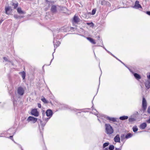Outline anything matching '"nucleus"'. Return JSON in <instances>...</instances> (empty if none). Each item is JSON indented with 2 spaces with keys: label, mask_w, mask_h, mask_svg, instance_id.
<instances>
[{
  "label": "nucleus",
  "mask_w": 150,
  "mask_h": 150,
  "mask_svg": "<svg viewBox=\"0 0 150 150\" xmlns=\"http://www.w3.org/2000/svg\"><path fill=\"white\" fill-rule=\"evenodd\" d=\"M106 132L107 134H111L113 133L114 130L111 126L109 124H106L105 125Z\"/></svg>",
  "instance_id": "obj_1"
},
{
  "label": "nucleus",
  "mask_w": 150,
  "mask_h": 150,
  "mask_svg": "<svg viewBox=\"0 0 150 150\" xmlns=\"http://www.w3.org/2000/svg\"><path fill=\"white\" fill-rule=\"evenodd\" d=\"M133 8L135 9L142 8V6L139 4V2L138 1H136L134 5Z\"/></svg>",
  "instance_id": "obj_2"
},
{
  "label": "nucleus",
  "mask_w": 150,
  "mask_h": 150,
  "mask_svg": "<svg viewBox=\"0 0 150 150\" xmlns=\"http://www.w3.org/2000/svg\"><path fill=\"white\" fill-rule=\"evenodd\" d=\"M142 108H143V110L144 111L146 108L147 107V103L146 100L144 98H143L142 101Z\"/></svg>",
  "instance_id": "obj_3"
},
{
  "label": "nucleus",
  "mask_w": 150,
  "mask_h": 150,
  "mask_svg": "<svg viewBox=\"0 0 150 150\" xmlns=\"http://www.w3.org/2000/svg\"><path fill=\"white\" fill-rule=\"evenodd\" d=\"M46 115L47 117H49V118H47V121L51 117L52 115V112L50 110H48L46 112Z\"/></svg>",
  "instance_id": "obj_4"
},
{
  "label": "nucleus",
  "mask_w": 150,
  "mask_h": 150,
  "mask_svg": "<svg viewBox=\"0 0 150 150\" xmlns=\"http://www.w3.org/2000/svg\"><path fill=\"white\" fill-rule=\"evenodd\" d=\"M17 91L19 95H23L24 93V90L23 88L19 87L18 88Z\"/></svg>",
  "instance_id": "obj_5"
},
{
  "label": "nucleus",
  "mask_w": 150,
  "mask_h": 150,
  "mask_svg": "<svg viewBox=\"0 0 150 150\" xmlns=\"http://www.w3.org/2000/svg\"><path fill=\"white\" fill-rule=\"evenodd\" d=\"M53 43L54 48L55 46L56 48L58 47L60 45V43L59 41H57V40L54 39L53 41Z\"/></svg>",
  "instance_id": "obj_6"
},
{
  "label": "nucleus",
  "mask_w": 150,
  "mask_h": 150,
  "mask_svg": "<svg viewBox=\"0 0 150 150\" xmlns=\"http://www.w3.org/2000/svg\"><path fill=\"white\" fill-rule=\"evenodd\" d=\"M31 114L35 116H38V113L37 109H33L31 112Z\"/></svg>",
  "instance_id": "obj_7"
},
{
  "label": "nucleus",
  "mask_w": 150,
  "mask_h": 150,
  "mask_svg": "<svg viewBox=\"0 0 150 150\" xmlns=\"http://www.w3.org/2000/svg\"><path fill=\"white\" fill-rule=\"evenodd\" d=\"M145 85L146 88L149 89L150 88V80H146L145 82Z\"/></svg>",
  "instance_id": "obj_8"
},
{
  "label": "nucleus",
  "mask_w": 150,
  "mask_h": 150,
  "mask_svg": "<svg viewBox=\"0 0 150 150\" xmlns=\"http://www.w3.org/2000/svg\"><path fill=\"white\" fill-rule=\"evenodd\" d=\"M27 120L28 121H32L33 123H35L37 120V118L30 116L28 117Z\"/></svg>",
  "instance_id": "obj_9"
},
{
  "label": "nucleus",
  "mask_w": 150,
  "mask_h": 150,
  "mask_svg": "<svg viewBox=\"0 0 150 150\" xmlns=\"http://www.w3.org/2000/svg\"><path fill=\"white\" fill-rule=\"evenodd\" d=\"M104 117H106V118L109 120L110 121H111L113 122H115L116 121V118L114 117H110L108 116H105Z\"/></svg>",
  "instance_id": "obj_10"
},
{
  "label": "nucleus",
  "mask_w": 150,
  "mask_h": 150,
  "mask_svg": "<svg viewBox=\"0 0 150 150\" xmlns=\"http://www.w3.org/2000/svg\"><path fill=\"white\" fill-rule=\"evenodd\" d=\"M114 141L116 142H120V138L119 135L117 134L114 138Z\"/></svg>",
  "instance_id": "obj_11"
},
{
  "label": "nucleus",
  "mask_w": 150,
  "mask_h": 150,
  "mask_svg": "<svg viewBox=\"0 0 150 150\" xmlns=\"http://www.w3.org/2000/svg\"><path fill=\"white\" fill-rule=\"evenodd\" d=\"M147 125L146 123L144 122L141 124L139 128L141 129H144L146 127Z\"/></svg>",
  "instance_id": "obj_12"
},
{
  "label": "nucleus",
  "mask_w": 150,
  "mask_h": 150,
  "mask_svg": "<svg viewBox=\"0 0 150 150\" xmlns=\"http://www.w3.org/2000/svg\"><path fill=\"white\" fill-rule=\"evenodd\" d=\"M11 10V8L9 6L6 7L5 8V10L6 12V13L7 15L9 14L10 13L9 11H10Z\"/></svg>",
  "instance_id": "obj_13"
},
{
  "label": "nucleus",
  "mask_w": 150,
  "mask_h": 150,
  "mask_svg": "<svg viewBox=\"0 0 150 150\" xmlns=\"http://www.w3.org/2000/svg\"><path fill=\"white\" fill-rule=\"evenodd\" d=\"M86 38L93 44H96V42L95 40L92 38L90 37H86Z\"/></svg>",
  "instance_id": "obj_14"
},
{
  "label": "nucleus",
  "mask_w": 150,
  "mask_h": 150,
  "mask_svg": "<svg viewBox=\"0 0 150 150\" xmlns=\"http://www.w3.org/2000/svg\"><path fill=\"white\" fill-rule=\"evenodd\" d=\"M132 73L134 74V76L138 80L140 79L141 78V77L140 75L136 73H134L133 72H132Z\"/></svg>",
  "instance_id": "obj_15"
},
{
  "label": "nucleus",
  "mask_w": 150,
  "mask_h": 150,
  "mask_svg": "<svg viewBox=\"0 0 150 150\" xmlns=\"http://www.w3.org/2000/svg\"><path fill=\"white\" fill-rule=\"evenodd\" d=\"M17 11L18 13L20 14H22L25 13L23 11L20 7H18L17 8Z\"/></svg>",
  "instance_id": "obj_16"
},
{
  "label": "nucleus",
  "mask_w": 150,
  "mask_h": 150,
  "mask_svg": "<svg viewBox=\"0 0 150 150\" xmlns=\"http://www.w3.org/2000/svg\"><path fill=\"white\" fill-rule=\"evenodd\" d=\"M73 21L75 23H78L79 22V19L77 17L75 16L73 18Z\"/></svg>",
  "instance_id": "obj_17"
},
{
  "label": "nucleus",
  "mask_w": 150,
  "mask_h": 150,
  "mask_svg": "<svg viewBox=\"0 0 150 150\" xmlns=\"http://www.w3.org/2000/svg\"><path fill=\"white\" fill-rule=\"evenodd\" d=\"M129 122H132L135 121L136 120V119L133 117L132 116H131L129 119Z\"/></svg>",
  "instance_id": "obj_18"
},
{
  "label": "nucleus",
  "mask_w": 150,
  "mask_h": 150,
  "mask_svg": "<svg viewBox=\"0 0 150 150\" xmlns=\"http://www.w3.org/2000/svg\"><path fill=\"white\" fill-rule=\"evenodd\" d=\"M128 118V117L127 116H123L120 117L119 119L121 120H124L127 119Z\"/></svg>",
  "instance_id": "obj_19"
},
{
  "label": "nucleus",
  "mask_w": 150,
  "mask_h": 150,
  "mask_svg": "<svg viewBox=\"0 0 150 150\" xmlns=\"http://www.w3.org/2000/svg\"><path fill=\"white\" fill-rule=\"evenodd\" d=\"M20 74L21 75L23 79H24L25 76V72L23 71L20 72Z\"/></svg>",
  "instance_id": "obj_20"
},
{
  "label": "nucleus",
  "mask_w": 150,
  "mask_h": 150,
  "mask_svg": "<svg viewBox=\"0 0 150 150\" xmlns=\"http://www.w3.org/2000/svg\"><path fill=\"white\" fill-rule=\"evenodd\" d=\"M56 10V7L55 6H52V7L51 10V11L53 12H54Z\"/></svg>",
  "instance_id": "obj_21"
},
{
  "label": "nucleus",
  "mask_w": 150,
  "mask_h": 150,
  "mask_svg": "<svg viewBox=\"0 0 150 150\" xmlns=\"http://www.w3.org/2000/svg\"><path fill=\"white\" fill-rule=\"evenodd\" d=\"M132 136V134L131 133H129L127 134L125 138L126 139L129 138L131 137Z\"/></svg>",
  "instance_id": "obj_22"
},
{
  "label": "nucleus",
  "mask_w": 150,
  "mask_h": 150,
  "mask_svg": "<svg viewBox=\"0 0 150 150\" xmlns=\"http://www.w3.org/2000/svg\"><path fill=\"white\" fill-rule=\"evenodd\" d=\"M132 129L134 132H135L138 130V129L137 126H134L133 127Z\"/></svg>",
  "instance_id": "obj_23"
},
{
  "label": "nucleus",
  "mask_w": 150,
  "mask_h": 150,
  "mask_svg": "<svg viewBox=\"0 0 150 150\" xmlns=\"http://www.w3.org/2000/svg\"><path fill=\"white\" fill-rule=\"evenodd\" d=\"M61 10H62V11L64 12L65 13L66 11L67 10V8L64 7H62V8L61 9Z\"/></svg>",
  "instance_id": "obj_24"
},
{
  "label": "nucleus",
  "mask_w": 150,
  "mask_h": 150,
  "mask_svg": "<svg viewBox=\"0 0 150 150\" xmlns=\"http://www.w3.org/2000/svg\"><path fill=\"white\" fill-rule=\"evenodd\" d=\"M13 6H14V8H16L18 6V3H13Z\"/></svg>",
  "instance_id": "obj_25"
},
{
  "label": "nucleus",
  "mask_w": 150,
  "mask_h": 150,
  "mask_svg": "<svg viewBox=\"0 0 150 150\" xmlns=\"http://www.w3.org/2000/svg\"><path fill=\"white\" fill-rule=\"evenodd\" d=\"M109 143L108 142L104 143L103 144V148H105L106 146H107L109 145Z\"/></svg>",
  "instance_id": "obj_26"
},
{
  "label": "nucleus",
  "mask_w": 150,
  "mask_h": 150,
  "mask_svg": "<svg viewBox=\"0 0 150 150\" xmlns=\"http://www.w3.org/2000/svg\"><path fill=\"white\" fill-rule=\"evenodd\" d=\"M114 149V146L113 145H111L109 146V149L110 150H113Z\"/></svg>",
  "instance_id": "obj_27"
},
{
  "label": "nucleus",
  "mask_w": 150,
  "mask_h": 150,
  "mask_svg": "<svg viewBox=\"0 0 150 150\" xmlns=\"http://www.w3.org/2000/svg\"><path fill=\"white\" fill-rule=\"evenodd\" d=\"M41 100L45 103H47L48 102L44 98H42Z\"/></svg>",
  "instance_id": "obj_28"
},
{
  "label": "nucleus",
  "mask_w": 150,
  "mask_h": 150,
  "mask_svg": "<svg viewBox=\"0 0 150 150\" xmlns=\"http://www.w3.org/2000/svg\"><path fill=\"white\" fill-rule=\"evenodd\" d=\"M107 1L105 0H103L101 1V4L102 5H104L106 4Z\"/></svg>",
  "instance_id": "obj_29"
},
{
  "label": "nucleus",
  "mask_w": 150,
  "mask_h": 150,
  "mask_svg": "<svg viewBox=\"0 0 150 150\" xmlns=\"http://www.w3.org/2000/svg\"><path fill=\"white\" fill-rule=\"evenodd\" d=\"M96 12V10L95 9H93L92 11V14L94 15L95 14Z\"/></svg>",
  "instance_id": "obj_30"
},
{
  "label": "nucleus",
  "mask_w": 150,
  "mask_h": 150,
  "mask_svg": "<svg viewBox=\"0 0 150 150\" xmlns=\"http://www.w3.org/2000/svg\"><path fill=\"white\" fill-rule=\"evenodd\" d=\"M106 5H107L108 6H111L110 3L109 2L107 1L106 3Z\"/></svg>",
  "instance_id": "obj_31"
},
{
  "label": "nucleus",
  "mask_w": 150,
  "mask_h": 150,
  "mask_svg": "<svg viewBox=\"0 0 150 150\" xmlns=\"http://www.w3.org/2000/svg\"><path fill=\"white\" fill-rule=\"evenodd\" d=\"M147 112L148 113H150V106H149L148 108Z\"/></svg>",
  "instance_id": "obj_32"
},
{
  "label": "nucleus",
  "mask_w": 150,
  "mask_h": 150,
  "mask_svg": "<svg viewBox=\"0 0 150 150\" xmlns=\"http://www.w3.org/2000/svg\"><path fill=\"white\" fill-rule=\"evenodd\" d=\"M3 59H4V60L5 61H8L7 58L6 57H4Z\"/></svg>",
  "instance_id": "obj_33"
},
{
  "label": "nucleus",
  "mask_w": 150,
  "mask_h": 150,
  "mask_svg": "<svg viewBox=\"0 0 150 150\" xmlns=\"http://www.w3.org/2000/svg\"><path fill=\"white\" fill-rule=\"evenodd\" d=\"M103 48L106 50L109 53H110L111 55H112V56H113L114 57H115L113 55L112 53H111L110 52L107 51L106 49L104 47H103Z\"/></svg>",
  "instance_id": "obj_34"
},
{
  "label": "nucleus",
  "mask_w": 150,
  "mask_h": 150,
  "mask_svg": "<svg viewBox=\"0 0 150 150\" xmlns=\"http://www.w3.org/2000/svg\"><path fill=\"white\" fill-rule=\"evenodd\" d=\"M103 48L106 50L109 53H110L111 55H112V56H113L114 57H115L113 55L112 53H111L110 52L107 51L106 49L104 47H103Z\"/></svg>",
  "instance_id": "obj_35"
},
{
  "label": "nucleus",
  "mask_w": 150,
  "mask_h": 150,
  "mask_svg": "<svg viewBox=\"0 0 150 150\" xmlns=\"http://www.w3.org/2000/svg\"><path fill=\"white\" fill-rule=\"evenodd\" d=\"M147 78L148 79V80H150V72L149 75H147Z\"/></svg>",
  "instance_id": "obj_36"
},
{
  "label": "nucleus",
  "mask_w": 150,
  "mask_h": 150,
  "mask_svg": "<svg viewBox=\"0 0 150 150\" xmlns=\"http://www.w3.org/2000/svg\"><path fill=\"white\" fill-rule=\"evenodd\" d=\"M38 107L39 108H41V104H40V103H38Z\"/></svg>",
  "instance_id": "obj_37"
},
{
  "label": "nucleus",
  "mask_w": 150,
  "mask_h": 150,
  "mask_svg": "<svg viewBox=\"0 0 150 150\" xmlns=\"http://www.w3.org/2000/svg\"><path fill=\"white\" fill-rule=\"evenodd\" d=\"M86 24H87L88 25H89L90 24H91L92 25H93V23L92 22L91 23H86Z\"/></svg>",
  "instance_id": "obj_38"
},
{
  "label": "nucleus",
  "mask_w": 150,
  "mask_h": 150,
  "mask_svg": "<svg viewBox=\"0 0 150 150\" xmlns=\"http://www.w3.org/2000/svg\"><path fill=\"white\" fill-rule=\"evenodd\" d=\"M146 122H147L148 123H150V119L146 121Z\"/></svg>",
  "instance_id": "obj_39"
},
{
  "label": "nucleus",
  "mask_w": 150,
  "mask_h": 150,
  "mask_svg": "<svg viewBox=\"0 0 150 150\" xmlns=\"http://www.w3.org/2000/svg\"><path fill=\"white\" fill-rule=\"evenodd\" d=\"M14 17L15 18H18V16L17 15H14Z\"/></svg>",
  "instance_id": "obj_40"
},
{
  "label": "nucleus",
  "mask_w": 150,
  "mask_h": 150,
  "mask_svg": "<svg viewBox=\"0 0 150 150\" xmlns=\"http://www.w3.org/2000/svg\"><path fill=\"white\" fill-rule=\"evenodd\" d=\"M146 13L148 15H150V11H147Z\"/></svg>",
  "instance_id": "obj_41"
},
{
  "label": "nucleus",
  "mask_w": 150,
  "mask_h": 150,
  "mask_svg": "<svg viewBox=\"0 0 150 150\" xmlns=\"http://www.w3.org/2000/svg\"><path fill=\"white\" fill-rule=\"evenodd\" d=\"M116 58L117 59H118L119 61L120 62L122 63L123 64H124V65H125V64H124L123 63H122V62H121L120 60L119 59H118L117 58H116Z\"/></svg>",
  "instance_id": "obj_42"
},
{
  "label": "nucleus",
  "mask_w": 150,
  "mask_h": 150,
  "mask_svg": "<svg viewBox=\"0 0 150 150\" xmlns=\"http://www.w3.org/2000/svg\"><path fill=\"white\" fill-rule=\"evenodd\" d=\"M108 148H106L105 149H104L103 150H108Z\"/></svg>",
  "instance_id": "obj_43"
},
{
  "label": "nucleus",
  "mask_w": 150,
  "mask_h": 150,
  "mask_svg": "<svg viewBox=\"0 0 150 150\" xmlns=\"http://www.w3.org/2000/svg\"><path fill=\"white\" fill-rule=\"evenodd\" d=\"M115 149H116L117 150H121V149L119 148L117 149L116 148Z\"/></svg>",
  "instance_id": "obj_44"
},
{
  "label": "nucleus",
  "mask_w": 150,
  "mask_h": 150,
  "mask_svg": "<svg viewBox=\"0 0 150 150\" xmlns=\"http://www.w3.org/2000/svg\"><path fill=\"white\" fill-rule=\"evenodd\" d=\"M13 137V136H10L9 137H10V138H12V137Z\"/></svg>",
  "instance_id": "obj_45"
},
{
  "label": "nucleus",
  "mask_w": 150,
  "mask_h": 150,
  "mask_svg": "<svg viewBox=\"0 0 150 150\" xmlns=\"http://www.w3.org/2000/svg\"><path fill=\"white\" fill-rule=\"evenodd\" d=\"M104 117V116H102V119H103V118Z\"/></svg>",
  "instance_id": "obj_46"
},
{
  "label": "nucleus",
  "mask_w": 150,
  "mask_h": 150,
  "mask_svg": "<svg viewBox=\"0 0 150 150\" xmlns=\"http://www.w3.org/2000/svg\"><path fill=\"white\" fill-rule=\"evenodd\" d=\"M2 22L1 21H0V24H1V23Z\"/></svg>",
  "instance_id": "obj_47"
},
{
  "label": "nucleus",
  "mask_w": 150,
  "mask_h": 150,
  "mask_svg": "<svg viewBox=\"0 0 150 150\" xmlns=\"http://www.w3.org/2000/svg\"><path fill=\"white\" fill-rule=\"evenodd\" d=\"M52 61V60H51V62H50V63H51V62Z\"/></svg>",
  "instance_id": "obj_48"
},
{
  "label": "nucleus",
  "mask_w": 150,
  "mask_h": 150,
  "mask_svg": "<svg viewBox=\"0 0 150 150\" xmlns=\"http://www.w3.org/2000/svg\"><path fill=\"white\" fill-rule=\"evenodd\" d=\"M98 120H99V121H100V120H99V119H98Z\"/></svg>",
  "instance_id": "obj_49"
},
{
  "label": "nucleus",
  "mask_w": 150,
  "mask_h": 150,
  "mask_svg": "<svg viewBox=\"0 0 150 150\" xmlns=\"http://www.w3.org/2000/svg\"><path fill=\"white\" fill-rule=\"evenodd\" d=\"M130 70V71L131 72H132V71H131Z\"/></svg>",
  "instance_id": "obj_50"
}]
</instances>
